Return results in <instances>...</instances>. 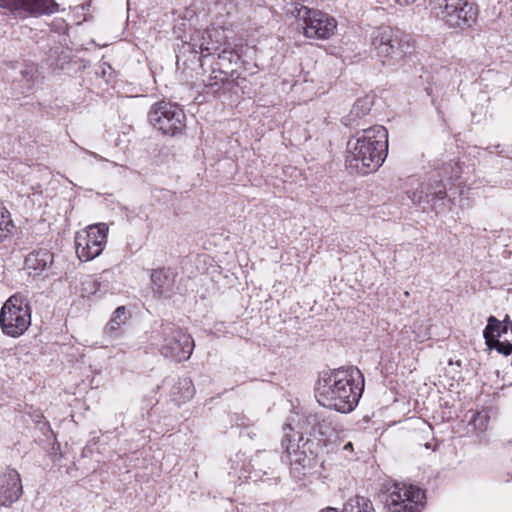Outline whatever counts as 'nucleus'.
I'll list each match as a JSON object with an SVG mask.
<instances>
[{
    "label": "nucleus",
    "mask_w": 512,
    "mask_h": 512,
    "mask_svg": "<svg viewBox=\"0 0 512 512\" xmlns=\"http://www.w3.org/2000/svg\"><path fill=\"white\" fill-rule=\"evenodd\" d=\"M372 107V101L369 97L359 98L353 105L350 115H349V123L346 125H353L352 122L356 120V118H361L367 114H369Z\"/></svg>",
    "instance_id": "nucleus-23"
},
{
    "label": "nucleus",
    "mask_w": 512,
    "mask_h": 512,
    "mask_svg": "<svg viewBox=\"0 0 512 512\" xmlns=\"http://www.w3.org/2000/svg\"><path fill=\"white\" fill-rule=\"evenodd\" d=\"M425 498L423 490L406 483H395L386 498L389 512H419Z\"/></svg>",
    "instance_id": "nucleus-12"
},
{
    "label": "nucleus",
    "mask_w": 512,
    "mask_h": 512,
    "mask_svg": "<svg viewBox=\"0 0 512 512\" xmlns=\"http://www.w3.org/2000/svg\"><path fill=\"white\" fill-rule=\"evenodd\" d=\"M194 392L195 390L192 381L188 378H183L178 380L171 393L173 400L181 403L191 399L194 395Z\"/></svg>",
    "instance_id": "nucleus-20"
},
{
    "label": "nucleus",
    "mask_w": 512,
    "mask_h": 512,
    "mask_svg": "<svg viewBox=\"0 0 512 512\" xmlns=\"http://www.w3.org/2000/svg\"><path fill=\"white\" fill-rule=\"evenodd\" d=\"M185 26V23L174 26V34L177 38L182 39L183 44L187 45L191 52L201 53L203 57L214 54L224 42V31L217 27L195 30L189 36V40L184 39L182 32L185 31Z\"/></svg>",
    "instance_id": "nucleus-10"
},
{
    "label": "nucleus",
    "mask_w": 512,
    "mask_h": 512,
    "mask_svg": "<svg viewBox=\"0 0 512 512\" xmlns=\"http://www.w3.org/2000/svg\"><path fill=\"white\" fill-rule=\"evenodd\" d=\"M85 153L91 155L92 157H94L95 159L99 160V161H107V159H105L103 156L95 153V152H92V151H88L86 149H82Z\"/></svg>",
    "instance_id": "nucleus-32"
},
{
    "label": "nucleus",
    "mask_w": 512,
    "mask_h": 512,
    "mask_svg": "<svg viewBox=\"0 0 512 512\" xmlns=\"http://www.w3.org/2000/svg\"><path fill=\"white\" fill-rule=\"evenodd\" d=\"M489 347L494 348L499 353L506 356L512 353V344L509 342L500 341L499 338H496V340H492V345Z\"/></svg>",
    "instance_id": "nucleus-29"
},
{
    "label": "nucleus",
    "mask_w": 512,
    "mask_h": 512,
    "mask_svg": "<svg viewBox=\"0 0 512 512\" xmlns=\"http://www.w3.org/2000/svg\"><path fill=\"white\" fill-rule=\"evenodd\" d=\"M387 147L388 132L384 126L362 129L347 143L346 164L363 175L375 172L386 158Z\"/></svg>",
    "instance_id": "nucleus-2"
},
{
    "label": "nucleus",
    "mask_w": 512,
    "mask_h": 512,
    "mask_svg": "<svg viewBox=\"0 0 512 512\" xmlns=\"http://www.w3.org/2000/svg\"><path fill=\"white\" fill-rule=\"evenodd\" d=\"M416 0H395V2L400 6H408L415 2Z\"/></svg>",
    "instance_id": "nucleus-33"
},
{
    "label": "nucleus",
    "mask_w": 512,
    "mask_h": 512,
    "mask_svg": "<svg viewBox=\"0 0 512 512\" xmlns=\"http://www.w3.org/2000/svg\"><path fill=\"white\" fill-rule=\"evenodd\" d=\"M31 325V308L21 296L13 295L3 304L0 312L2 332L17 338L25 333Z\"/></svg>",
    "instance_id": "nucleus-7"
},
{
    "label": "nucleus",
    "mask_w": 512,
    "mask_h": 512,
    "mask_svg": "<svg viewBox=\"0 0 512 512\" xmlns=\"http://www.w3.org/2000/svg\"><path fill=\"white\" fill-rule=\"evenodd\" d=\"M295 436L287 434L282 440V446L290 460L291 475L300 481L314 467L316 458L312 451L314 442L303 435L297 434V439Z\"/></svg>",
    "instance_id": "nucleus-8"
},
{
    "label": "nucleus",
    "mask_w": 512,
    "mask_h": 512,
    "mask_svg": "<svg viewBox=\"0 0 512 512\" xmlns=\"http://www.w3.org/2000/svg\"><path fill=\"white\" fill-rule=\"evenodd\" d=\"M226 76V72L220 68H213L209 77L203 80L204 86L215 93L220 88V85L227 79Z\"/></svg>",
    "instance_id": "nucleus-25"
},
{
    "label": "nucleus",
    "mask_w": 512,
    "mask_h": 512,
    "mask_svg": "<svg viewBox=\"0 0 512 512\" xmlns=\"http://www.w3.org/2000/svg\"><path fill=\"white\" fill-rule=\"evenodd\" d=\"M54 255L48 249H38L29 253L24 262L28 274L33 277L47 278L54 275Z\"/></svg>",
    "instance_id": "nucleus-14"
},
{
    "label": "nucleus",
    "mask_w": 512,
    "mask_h": 512,
    "mask_svg": "<svg viewBox=\"0 0 512 512\" xmlns=\"http://www.w3.org/2000/svg\"><path fill=\"white\" fill-rule=\"evenodd\" d=\"M429 5L431 13L452 29H469L478 19V6L469 0H430Z\"/></svg>",
    "instance_id": "nucleus-4"
},
{
    "label": "nucleus",
    "mask_w": 512,
    "mask_h": 512,
    "mask_svg": "<svg viewBox=\"0 0 512 512\" xmlns=\"http://www.w3.org/2000/svg\"><path fill=\"white\" fill-rule=\"evenodd\" d=\"M363 389L364 377L357 367H340L320 374L316 397L324 407L349 413L357 406Z\"/></svg>",
    "instance_id": "nucleus-1"
},
{
    "label": "nucleus",
    "mask_w": 512,
    "mask_h": 512,
    "mask_svg": "<svg viewBox=\"0 0 512 512\" xmlns=\"http://www.w3.org/2000/svg\"><path fill=\"white\" fill-rule=\"evenodd\" d=\"M246 420H247V419H246V418H244V417H241V418H240V417H238V416H237V419H236V425H237V426H244V427H247V426H248V423H246Z\"/></svg>",
    "instance_id": "nucleus-34"
},
{
    "label": "nucleus",
    "mask_w": 512,
    "mask_h": 512,
    "mask_svg": "<svg viewBox=\"0 0 512 512\" xmlns=\"http://www.w3.org/2000/svg\"><path fill=\"white\" fill-rule=\"evenodd\" d=\"M153 291L159 296H166L173 288V279L168 270L161 268L153 270L151 274Z\"/></svg>",
    "instance_id": "nucleus-18"
},
{
    "label": "nucleus",
    "mask_w": 512,
    "mask_h": 512,
    "mask_svg": "<svg viewBox=\"0 0 512 512\" xmlns=\"http://www.w3.org/2000/svg\"><path fill=\"white\" fill-rule=\"evenodd\" d=\"M506 332L507 326H502L499 320H497L494 316H490L488 318V324L484 329L483 336L486 340V344L491 346L492 340H496V338H499L502 333Z\"/></svg>",
    "instance_id": "nucleus-22"
},
{
    "label": "nucleus",
    "mask_w": 512,
    "mask_h": 512,
    "mask_svg": "<svg viewBox=\"0 0 512 512\" xmlns=\"http://www.w3.org/2000/svg\"><path fill=\"white\" fill-rule=\"evenodd\" d=\"M57 11L54 0H22L21 16L24 13L32 15L52 14Z\"/></svg>",
    "instance_id": "nucleus-17"
},
{
    "label": "nucleus",
    "mask_w": 512,
    "mask_h": 512,
    "mask_svg": "<svg viewBox=\"0 0 512 512\" xmlns=\"http://www.w3.org/2000/svg\"><path fill=\"white\" fill-rule=\"evenodd\" d=\"M108 226L105 223L90 225L75 236V247L81 261H90L99 256L107 242Z\"/></svg>",
    "instance_id": "nucleus-11"
},
{
    "label": "nucleus",
    "mask_w": 512,
    "mask_h": 512,
    "mask_svg": "<svg viewBox=\"0 0 512 512\" xmlns=\"http://www.w3.org/2000/svg\"><path fill=\"white\" fill-rule=\"evenodd\" d=\"M21 2L22 0H0V7L15 16H21Z\"/></svg>",
    "instance_id": "nucleus-28"
},
{
    "label": "nucleus",
    "mask_w": 512,
    "mask_h": 512,
    "mask_svg": "<svg viewBox=\"0 0 512 512\" xmlns=\"http://www.w3.org/2000/svg\"><path fill=\"white\" fill-rule=\"evenodd\" d=\"M407 196L415 205H432L437 210L438 206L444 205L447 189L442 181L422 183L415 190L407 191Z\"/></svg>",
    "instance_id": "nucleus-13"
},
{
    "label": "nucleus",
    "mask_w": 512,
    "mask_h": 512,
    "mask_svg": "<svg viewBox=\"0 0 512 512\" xmlns=\"http://www.w3.org/2000/svg\"><path fill=\"white\" fill-rule=\"evenodd\" d=\"M289 13L303 21L304 35L308 38L328 39L337 27L336 20L328 14L310 9L298 0L290 4Z\"/></svg>",
    "instance_id": "nucleus-6"
},
{
    "label": "nucleus",
    "mask_w": 512,
    "mask_h": 512,
    "mask_svg": "<svg viewBox=\"0 0 512 512\" xmlns=\"http://www.w3.org/2000/svg\"><path fill=\"white\" fill-rule=\"evenodd\" d=\"M464 417L468 435H479L486 431L490 419L486 411L469 410Z\"/></svg>",
    "instance_id": "nucleus-16"
},
{
    "label": "nucleus",
    "mask_w": 512,
    "mask_h": 512,
    "mask_svg": "<svg viewBox=\"0 0 512 512\" xmlns=\"http://www.w3.org/2000/svg\"><path fill=\"white\" fill-rule=\"evenodd\" d=\"M455 168H456V171H455L454 176H452V178L457 180L458 178H460V175H459L460 166L458 165V163H455Z\"/></svg>",
    "instance_id": "nucleus-36"
},
{
    "label": "nucleus",
    "mask_w": 512,
    "mask_h": 512,
    "mask_svg": "<svg viewBox=\"0 0 512 512\" xmlns=\"http://www.w3.org/2000/svg\"><path fill=\"white\" fill-rule=\"evenodd\" d=\"M342 512H374V508L369 498L356 495L344 504Z\"/></svg>",
    "instance_id": "nucleus-21"
},
{
    "label": "nucleus",
    "mask_w": 512,
    "mask_h": 512,
    "mask_svg": "<svg viewBox=\"0 0 512 512\" xmlns=\"http://www.w3.org/2000/svg\"><path fill=\"white\" fill-rule=\"evenodd\" d=\"M13 228V222L10 217L9 211L0 202V241L8 236Z\"/></svg>",
    "instance_id": "nucleus-26"
},
{
    "label": "nucleus",
    "mask_w": 512,
    "mask_h": 512,
    "mask_svg": "<svg viewBox=\"0 0 512 512\" xmlns=\"http://www.w3.org/2000/svg\"><path fill=\"white\" fill-rule=\"evenodd\" d=\"M342 450L352 452V451H353V444H352L351 442H347V443H346V444H344V446L342 447Z\"/></svg>",
    "instance_id": "nucleus-35"
},
{
    "label": "nucleus",
    "mask_w": 512,
    "mask_h": 512,
    "mask_svg": "<svg viewBox=\"0 0 512 512\" xmlns=\"http://www.w3.org/2000/svg\"><path fill=\"white\" fill-rule=\"evenodd\" d=\"M234 58H238L237 55H235L232 51L230 50H222L219 54H218V59L219 60H224V61H228V62H233L234 61Z\"/></svg>",
    "instance_id": "nucleus-30"
},
{
    "label": "nucleus",
    "mask_w": 512,
    "mask_h": 512,
    "mask_svg": "<svg viewBox=\"0 0 512 512\" xmlns=\"http://www.w3.org/2000/svg\"><path fill=\"white\" fill-rule=\"evenodd\" d=\"M414 333V339L419 342H423L425 339L428 338V331L426 330L423 334L417 333L416 331H413Z\"/></svg>",
    "instance_id": "nucleus-31"
},
{
    "label": "nucleus",
    "mask_w": 512,
    "mask_h": 512,
    "mask_svg": "<svg viewBox=\"0 0 512 512\" xmlns=\"http://www.w3.org/2000/svg\"><path fill=\"white\" fill-rule=\"evenodd\" d=\"M23 80H25L29 87L35 82L38 69L37 66L33 63L25 64L24 67L20 71Z\"/></svg>",
    "instance_id": "nucleus-27"
},
{
    "label": "nucleus",
    "mask_w": 512,
    "mask_h": 512,
    "mask_svg": "<svg viewBox=\"0 0 512 512\" xmlns=\"http://www.w3.org/2000/svg\"><path fill=\"white\" fill-rule=\"evenodd\" d=\"M129 318V313L125 306H119L113 312L111 319L107 323L104 334L111 338H115L119 335V329L121 325L125 324Z\"/></svg>",
    "instance_id": "nucleus-19"
},
{
    "label": "nucleus",
    "mask_w": 512,
    "mask_h": 512,
    "mask_svg": "<svg viewBox=\"0 0 512 512\" xmlns=\"http://www.w3.org/2000/svg\"><path fill=\"white\" fill-rule=\"evenodd\" d=\"M160 337L159 352L165 358L181 362L188 360L194 349V340L190 334L172 323L162 324L157 331Z\"/></svg>",
    "instance_id": "nucleus-5"
},
{
    "label": "nucleus",
    "mask_w": 512,
    "mask_h": 512,
    "mask_svg": "<svg viewBox=\"0 0 512 512\" xmlns=\"http://www.w3.org/2000/svg\"><path fill=\"white\" fill-rule=\"evenodd\" d=\"M22 494V484L19 473L9 469L0 475V505L9 506L17 501Z\"/></svg>",
    "instance_id": "nucleus-15"
},
{
    "label": "nucleus",
    "mask_w": 512,
    "mask_h": 512,
    "mask_svg": "<svg viewBox=\"0 0 512 512\" xmlns=\"http://www.w3.org/2000/svg\"><path fill=\"white\" fill-rule=\"evenodd\" d=\"M49 66L53 69V71L64 70L66 66L70 63V52L67 50L58 49L52 50V54L48 59Z\"/></svg>",
    "instance_id": "nucleus-24"
},
{
    "label": "nucleus",
    "mask_w": 512,
    "mask_h": 512,
    "mask_svg": "<svg viewBox=\"0 0 512 512\" xmlns=\"http://www.w3.org/2000/svg\"><path fill=\"white\" fill-rule=\"evenodd\" d=\"M148 120L155 129L169 136L182 133L186 126L184 111L177 104L166 101L152 105Z\"/></svg>",
    "instance_id": "nucleus-9"
},
{
    "label": "nucleus",
    "mask_w": 512,
    "mask_h": 512,
    "mask_svg": "<svg viewBox=\"0 0 512 512\" xmlns=\"http://www.w3.org/2000/svg\"><path fill=\"white\" fill-rule=\"evenodd\" d=\"M322 512H339V511L336 508L329 507V508L323 510Z\"/></svg>",
    "instance_id": "nucleus-37"
},
{
    "label": "nucleus",
    "mask_w": 512,
    "mask_h": 512,
    "mask_svg": "<svg viewBox=\"0 0 512 512\" xmlns=\"http://www.w3.org/2000/svg\"><path fill=\"white\" fill-rule=\"evenodd\" d=\"M372 47L383 65L396 67L413 52V42L408 36L389 26L377 28L372 34Z\"/></svg>",
    "instance_id": "nucleus-3"
},
{
    "label": "nucleus",
    "mask_w": 512,
    "mask_h": 512,
    "mask_svg": "<svg viewBox=\"0 0 512 512\" xmlns=\"http://www.w3.org/2000/svg\"><path fill=\"white\" fill-rule=\"evenodd\" d=\"M85 284H88V285H90V286H95V285H96V282H95L94 280L90 279V280L86 281V282L84 283V285H85Z\"/></svg>",
    "instance_id": "nucleus-38"
}]
</instances>
